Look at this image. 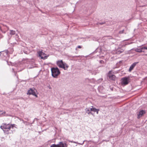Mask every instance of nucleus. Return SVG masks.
I'll list each match as a JSON object with an SVG mask.
<instances>
[{"label":"nucleus","mask_w":147,"mask_h":147,"mask_svg":"<svg viewBox=\"0 0 147 147\" xmlns=\"http://www.w3.org/2000/svg\"><path fill=\"white\" fill-rule=\"evenodd\" d=\"M57 145L58 147H67V146L66 143H63L62 142H59Z\"/></svg>","instance_id":"9"},{"label":"nucleus","mask_w":147,"mask_h":147,"mask_svg":"<svg viewBox=\"0 0 147 147\" xmlns=\"http://www.w3.org/2000/svg\"><path fill=\"white\" fill-rule=\"evenodd\" d=\"M124 30L123 29L122 30L120 31H119V34H122V33H123V32H124Z\"/></svg>","instance_id":"20"},{"label":"nucleus","mask_w":147,"mask_h":147,"mask_svg":"<svg viewBox=\"0 0 147 147\" xmlns=\"http://www.w3.org/2000/svg\"><path fill=\"white\" fill-rule=\"evenodd\" d=\"M69 141L70 142H73V143H76V142H74V141H70V140H69Z\"/></svg>","instance_id":"30"},{"label":"nucleus","mask_w":147,"mask_h":147,"mask_svg":"<svg viewBox=\"0 0 147 147\" xmlns=\"http://www.w3.org/2000/svg\"><path fill=\"white\" fill-rule=\"evenodd\" d=\"M27 94L29 95L32 94L37 97V94L35 93L34 91L32 88H30L29 90H28Z\"/></svg>","instance_id":"7"},{"label":"nucleus","mask_w":147,"mask_h":147,"mask_svg":"<svg viewBox=\"0 0 147 147\" xmlns=\"http://www.w3.org/2000/svg\"><path fill=\"white\" fill-rule=\"evenodd\" d=\"M57 145V144H54L51 145L50 147H58Z\"/></svg>","instance_id":"18"},{"label":"nucleus","mask_w":147,"mask_h":147,"mask_svg":"<svg viewBox=\"0 0 147 147\" xmlns=\"http://www.w3.org/2000/svg\"><path fill=\"white\" fill-rule=\"evenodd\" d=\"M16 36H17V37H18V35L17 34H16Z\"/></svg>","instance_id":"36"},{"label":"nucleus","mask_w":147,"mask_h":147,"mask_svg":"<svg viewBox=\"0 0 147 147\" xmlns=\"http://www.w3.org/2000/svg\"><path fill=\"white\" fill-rule=\"evenodd\" d=\"M78 48H80V49L82 48L80 46H78Z\"/></svg>","instance_id":"32"},{"label":"nucleus","mask_w":147,"mask_h":147,"mask_svg":"<svg viewBox=\"0 0 147 147\" xmlns=\"http://www.w3.org/2000/svg\"><path fill=\"white\" fill-rule=\"evenodd\" d=\"M52 76L54 78H57L59 74H51Z\"/></svg>","instance_id":"16"},{"label":"nucleus","mask_w":147,"mask_h":147,"mask_svg":"<svg viewBox=\"0 0 147 147\" xmlns=\"http://www.w3.org/2000/svg\"><path fill=\"white\" fill-rule=\"evenodd\" d=\"M3 35H1V37H0V39L1 38H3Z\"/></svg>","instance_id":"34"},{"label":"nucleus","mask_w":147,"mask_h":147,"mask_svg":"<svg viewBox=\"0 0 147 147\" xmlns=\"http://www.w3.org/2000/svg\"><path fill=\"white\" fill-rule=\"evenodd\" d=\"M15 69H16L15 68H14V69L13 68H12V70L15 73H17L19 71H18L15 70Z\"/></svg>","instance_id":"21"},{"label":"nucleus","mask_w":147,"mask_h":147,"mask_svg":"<svg viewBox=\"0 0 147 147\" xmlns=\"http://www.w3.org/2000/svg\"><path fill=\"white\" fill-rule=\"evenodd\" d=\"M123 51V50H122L121 51V50H117V52H118V53H122Z\"/></svg>","instance_id":"19"},{"label":"nucleus","mask_w":147,"mask_h":147,"mask_svg":"<svg viewBox=\"0 0 147 147\" xmlns=\"http://www.w3.org/2000/svg\"><path fill=\"white\" fill-rule=\"evenodd\" d=\"M1 31L3 33H5V32L3 31L2 30H1Z\"/></svg>","instance_id":"31"},{"label":"nucleus","mask_w":147,"mask_h":147,"mask_svg":"<svg viewBox=\"0 0 147 147\" xmlns=\"http://www.w3.org/2000/svg\"><path fill=\"white\" fill-rule=\"evenodd\" d=\"M86 113H88V114H91L92 115V113L91 112V110L89 108H86L85 109Z\"/></svg>","instance_id":"12"},{"label":"nucleus","mask_w":147,"mask_h":147,"mask_svg":"<svg viewBox=\"0 0 147 147\" xmlns=\"http://www.w3.org/2000/svg\"><path fill=\"white\" fill-rule=\"evenodd\" d=\"M7 133V134H8V132H7V133Z\"/></svg>","instance_id":"41"},{"label":"nucleus","mask_w":147,"mask_h":147,"mask_svg":"<svg viewBox=\"0 0 147 147\" xmlns=\"http://www.w3.org/2000/svg\"><path fill=\"white\" fill-rule=\"evenodd\" d=\"M3 51H1L0 52V56L2 57V52Z\"/></svg>","instance_id":"28"},{"label":"nucleus","mask_w":147,"mask_h":147,"mask_svg":"<svg viewBox=\"0 0 147 147\" xmlns=\"http://www.w3.org/2000/svg\"><path fill=\"white\" fill-rule=\"evenodd\" d=\"M112 71L111 70L109 71L108 74H111Z\"/></svg>","instance_id":"33"},{"label":"nucleus","mask_w":147,"mask_h":147,"mask_svg":"<svg viewBox=\"0 0 147 147\" xmlns=\"http://www.w3.org/2000/svg\"><path fill=\"white\" fill-rule=\"evenodd\" d=\"M38 55V57H40L41 59H45L47 57V56L46 55V54L42 52V51H40L37 52Z\"/></svg>","instance_id":"4"},{"label":"nucleus","mask_w":147,"mask_h":147,"mask_svg":"<svg viewBox=\"0 0 147 147\" xmlns=\"http://www.w3.org/2000/svg\"><path fill=\"white\" fill-rule=\"evenodd\" d=\"M36 67V65L34 64V65H32V66L30 67V65H28V67L29 68H32Z\"/></svg>","instance_id":"17"},{"label":"nucleus","mask_w":147,"mask_h":147,"mask_svg":"<svg viewBox=\"0 0 147 147\" xmlns=\"http://www.w3.org/2000/svg\"><path fill=\"white\" fill-rule=\"evenodd\" d=\"M100 63L101 64H104V62L103 61L101 60L100 61Z\"/></svg>","instance_id":"23"},{"label":"nucleus","mask_w":147,"mask_h":147,"mask_svg":"<svg viewBox=\"0 0 147 147\" xmlns=\"http://www.w3.org/2000/svg\"><path fill=\"white\" fill-rule=\"evenodd\" d=\"M107 78L110 80H115V76L113 74H108Z\"/></svg>","instance_id":"6"},{"label":"nucleus","mask_w":147,"mask_h":147,"mask_svg":"<svg viewBox=\"0 0 147 147\" xmlns=\"http://www.w3.org/2000/svg\"><path fill=\"white\" fill-rule=\"evenodd\" d=\"M111 38H112V36H111Z\"/></svg>","instance_id":"39"},{"label":"nucleus","mask_w":147,"mask_h":147,"mask_svg":"<svg viewBox=\"0 0 147 147\" xmlns=\"http://www.w3.org/2000/svg\"><path fill=\"white\" fill-rule=\"evenodd\" d=\"M118 73H120V72H118Z\"/></svg>","instance_id":"42"},{"label":"nucleus","mask_w":147,"mask_h":147,"mask_svg":"<svg viewBox=\"0 0 147 147\" xmlns=\"http://www.w3.org/2000/svg\"><path fill=\"white\" fill-rule=\"evenodd\" d=\"M142 50L143 49H146L147 50V47H142Z\"/></svg>","instance_id":"26"},{"label":"nucleus","mask_w":147,"mask_h":147,"mask_svg":"<svg viewBox=\"0 0 147 147\" xmlns=\"http://www.w3.org/2000/svg\"><path fill=\"white\" fill-rule=\"evenodd\" d=\"M138 63V62H136L133 63L130 66L129 69V71H131Z\"/></svg>","instance_id":"11"},{"label":"nucleus","mask_w":147,"mask_h":147,"mask_svg":"<svg viewBox=\"0 0 147 147\" xmlns=\"http://www.w3.org/2000/svg\"><path fill=\"white\" fill-rule=\"evenodd\" d=\"M142 47H141L140 49L136 48L135 50V51L138 53H141L142 52H144V51H142Z\"/></svg>","instance_id":"13"},{"label":"nucleus","mask_w":147,"mask_h":147,"mask_svg":"<svg viewBox=\"0 0 147 147\" xmlns=\"http://www.w3.org/2000/svg\"><path fill=\"white\" fill-rule=\"evenodd\" d=\"M14 125H10L9 124H4L3 125L1 126L0 128L2 129L5 133H6L9 131L11 128H13L14 127Z\"/></svg>","instance_id":"1"},{"label":"nucleus","mask_w":147,"mask_h":147,"mask_svg":"<svg viewBox=\"0 0 147 147\" xmlns=\"http://www.w3.org/2000/svg\"><path fill=\"white\" fill-rule=\"evenodd\" d=\"M99 111V109H97V110L95 112H96V113L97 114H98V111Z\"/></svg>","instance_id":"24"},{"label":"nucleus","mask_w":147,"mask_h":147,"mask_svg":"<svg viewBox=\"0 0 147 147\" xmlns=\"http://www.w3.org/2000/svg\"><path fill=\"white\" fill-rule=\"evenodd\" d=\"M103 141H105L106 142H108L109 141V140H103L101 142H100V144H101L103 142Z\"/></svg>","instance_id":"25"},{"label":"nucleus","mask_w":147,"mask_h":147,"mask_svg":"<svg viewBox=\"0 0 147 147\" xmlns=\"http://www.w3.org/2000/svg\"><path fill=\"white\" fill-rule=\"evenodd\" d=\"M9 31H10L9 34L11 35V36L15 34L16 32L15 31L12 30H9Z\"/></svg>","instance_id":"14"},{"label":"nucleus","mask_w":147,"mask_h":147,"mask_svg":"<svg viewBox=\"0 0 147 147\" xmlns=\"http://www.w3.org/2000/svg\"><path fill=\"white\" fill-rule=\"evenodd\" d=\"M111 38H112V36H111Z\"/></svg>","instance_id":"38"},{"label":"nucleus","mask_w":147,"mask_h":147,"mask_svg":"<svg viewBox=\"0 0 147 147\" xmlns=\"http://www.w3.org/2000/svg\"><path fill=\"white\" fill-rule=\"evenodd\" d=\"M5 113V111L3 112L2 111H0V115H2L3 113Z\"/></svg>","instance_id":"22"},{"label":"nucleus","mask_w":147,"mask_h":147,"mask_svg":"<svg viewBox=\"0 0 147 147\" xmlns=\"http://www.w3.org/2000/svg\"><path fill=\"white\" fill-rule=\"evenodd\" d=\"M84 141L82 143V144H81V145H82L84 144Z\"/></svg>","instance_id":"35"},{"label":"nucleus","mask_w":147,"mask_h":147,"mask_svg":"<svg viewBox=\"0 0 147 147\" xmlns=\"http://www.w3.org/2000/svg\"><path fill=\"white\" fill-rule=\"evenodd\" d=\"M47 87H48V88H49L50 89H51V88L50 85H49L47 86Z\"/></svg>","instance_id":"29"},{"label":"nucleus","mask_w":147,"mask_h":147,"mask_svg":"<svg viewBox=\"0 0 147 147\" xmlns=\"http://www.w3.org/2000/svg\"><path fill=\"white\" fill-rule=\"evenodd\" d=\"M130 82V79L129 77H125L121 79V84L122 86H125L128 84Z\"/></svg>","instance_id":"2"},{"label":"nucleus","mask_w":147,"mask_h":147,"mask_svg":"<svg viewBox=\"0 0 147 147\" xmlns=\"http://www.w3.org/2000/svg\"><path fill=\"white\" fill-rule=\"evenodd\" d=\"M92 108H90V110L91 111H93L94 112H95L96 110H97V109H96L95 108H93V106L92 107Z\"/></svg>","instance_id":"15"},{"label":"nucleus","mask_w":147,"mask_h":147,"mask_svg":"<svg viewBox=\"0 0 147 147\" xmlns=\"http://www.w3.org/2000/svg\"><path fill=\"white\" fill-rule=\"evenodd\" d=\"M105 22H100V23H99V24H100V25H102V24H105Z\"/></svg>","instance_id":"27"},{"label":"nucleus","mask_w":147,"mask_h":147,"mask_svg":"<svg viewBox=\"0 0 147 147\" xmlns=\"http://www.w3.org/2000/svg\"><path fill=\"white\" fill-rule=\"evenodd\" d=\"M52 74H60L59 69L57 67H53L51 68Z\"/></svg>","instance_id":"5"},{"label":"nucleus","mask_w":147,"mask_h":147,"mask_svg":"<svg viewBox=\"0 0 147 147\" xmlns=\"http://www.w3.org/2000/svg\"><path fill=\"white\" fill-rule=\"evenodd\" d=\"M146 112L145 111L142 110L139 111L138 114L137 118L139 119L140 117H141L143 115H144Z\"/></svg>","instance_id":"8"},{"label":"nucleus","mask_w":147,"mask_h":147,"mask_svg":"<svg viewBox=\"0 0 147 147\" xmlns=\"http://www.w3.org/2000/svg\"><path fill=\"white\" fill-rule=\"evenodd\" d=\"M111 38H112V36H111Z\"/></svg>","instance_id":"40"},{"label":"nucleus","mask_w":147,"mask_h":147,"mask_svg":"<svg viewBox=\"0 0 147 147\" xmlns=\"http://www.w3.org/2000/svg\"><path fill=\"white\" fill-rule=\"evenodd\" d=\"M57 65L59 67L66 70L69 67L67 64L63 63L62 60L58 61L57 62Z\"/></svg>","instance_id":"3"},{"label":"nucleus","mask_w":147,"mask_h":147,"mask_svg":"<svg viewBox=\"0 0 147 147\" xmlns=\"http://www.w3.org/2000/svg\"><path fill=\"white\" fill-rule=\"evenodd\" d=\"M2 30L1 28V27H0V30Z\"/></svg>","instance_id":"37"},{"label":"nucleus","mask_w":147,"mask_h":147,"mask_svg":"<svg viewBox=\"0 0 147 147\" xmlns=\"http://www.w3.org/2000/svg\"><path fill=\"white\" fill-rule=\"evenodd\" d=\"M8 53L9 51L7 50H5L3 51L2 52V57H7L8 56Z\"/></svg>","instance_id":"10"}]
</instances>
